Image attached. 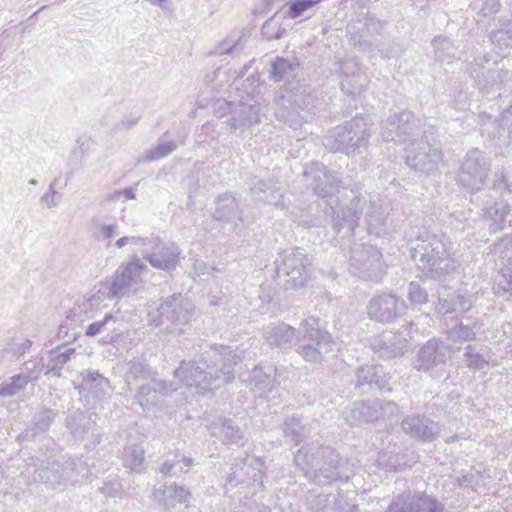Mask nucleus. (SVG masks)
Instances as JSON below:
<instances>
[{"instance_id":"nucleus-4","label":"nucleus","mask_w":512,"mask_h":512,"mask_svg":"<svg viewBox=\"0 0 512 512\" xmlns=\"http://www.w3.org/2000/svg\"><path fill=\"white\" fill-rule=\"evenodd\" d=\"M297 344L296 352L304 361L312 364L322 363L335 347L331 334L320 327L319 319L314 316H309L301 322Z\"/></svg>"},{"instance_id":"nucleus-46","label":"nucleus","mask_w":512,"mask_h":512,"mask_svg":"<svg viewBox=\"0 0 512 512\" xmlns=\"http://www.w3.org/2000/svg\"><path fill=\"white\" fill-rule=\"evenodd\" d=\"M500 28L493 31L490 35L491 42L499 50L512 48V20L500 19Z\"/></svg>"},{"instance_id":"nucleus-8","label":"nucleus","mask_w":512,"mask_h":512,"mask_svg":"<svg viewBox=\"0 0 512 512\" xmlns=\"http://www.w3.org/2000/svg\"><path fill=\"white\" fill-rule=\"evenodd\" d=\"M347 257L350 272L359 278L378 281L385 274L383 255L374 245L355 242Z\"/></svg>"},{"instance_id":"nucleus-53","label":"nucleus","mask_w":512,"mask_h":512,"mask_svg":"<svg viewBox=\"0 0 512 512\" xmlns=\"http://www.w3.org/2000/svg\"><path fill=\"white\" fill-rule=\"evenodd\" d=\"M27 378L23 374H18L9 379L0 386V397L14 396L20 391H23L28 384Z\"/></svg>"},{"instance_id":"nucleus-16","label":"nucleus","mask_w":512,"mask_h":512,"mask_svg":"<svg viewBox=\"0 0 512 512\" xmlns=\"http://www.w3.org/2000/svg\"><path fill=\"white\" fill-rule=\"evenodd\" d=\"M366 309L369 319L389 324L406 313L407 305L400 296L382 292L370 298Z\"/></svg>"},{"instance_id":"nucleus-45","label":"nucleus","mask_w":512,"mask_h":512,"mask_svg":"<svg viewBox=\"0 0 512 512\" xmlns=\"http://www.w3.org/2000/svg\"><path fill=\"white\" fill-rule=\"evenodd\" d=\"M492 136L498 138L504 144L512 142V104L500 116Z\"/></svg>"},{"instance_id":"nucleus-33","label":"nucleus","mask_w":512,"mask_h":512,"mask_svg":"<svg viewBox=\"0 0 512 512\" xmlns=\"http://www.w3.org/2000/svg\"><path fill=\"white\" fill-rule=\"evenodd\" d=\"M345 420L351 426L378 420L373 401L354 402L345 412Z\"/></svg>"},{"instance_id":"nucleus-44","label":"nucleus","mask_w":512,"mask_h":512,"mask_svg":"<svg viewBox=\"0 0 512 512\" xmlns=\"http://www.w3.org/2000/svg\"><path fill=\"white\" fill-rule=\"evenodd\" d=\"M480 325L477 322L464 323L461 321L458 325L451 328L448 332V339L454 343H462L465 341H472L475 339Z\"/></svg>"},{"instance_id":"nucleus-20","label":"nucleus","mask_w":512,"mask_h":512,"mask_svg":"<svg viewBox=\"0 0 512 512\" xmlns=\"http://www.w3.org/2000/svg\"><path fill=\"white\" fill-rule=\"evenodd\" d=\"M303 176L314 194L320 197L331 196L339 187L336 175L329 173L326 167L319 162L307 164L304 168Z\"/></svg>"},{"instance_id":"nucleus-39","label":"nucleus","mask_w":512,"mask_h":512,"mask_svg":"<svg viewBox=\"0 0 512 512\" xmlns=\"http://www.w3.org/2000/svg\"><path fill=\"white\" fill-rule=\"evenodd\" d=\"M299 66L300 64L296 58L286 59L277 57L272 64L271 78L277 82L286 80L288 83L290 78L297 76Z\"/></svg>"},{"instance_id":"nucleus-42","label":"nucleus","mask_w":512,"mask_h":512,"mask_svg":"<svg viewBox=\"0 0 512 512\" xmlns=\"http://www.w3.org/2000/svg\"><path fill=\"white\" fill-rule=\"evenodd\" d=\"M123 465L133 472H141L145 460V451L140 445H128L122 453Z\"/></svg>"},{"instance_id":"nucleus-64","label":"nucleus","mask_w":512,"mask_h":512,"mask_svg":"<svg viewBox=\"0 0 512 512\" xmlns=\"http://www.w3.org/2000/svg\"><path fill=\"white\" fill-rule=\"evenodd\" d=\"M45 369V365H40V362L28 361L24 364V372L22 373L28 382L37 380L41 372Z\"/></svg>"},{"instance_id":"nucleus-15","label":"nucleus","mask_w":512,"mask_h":512,"mask_svg":"<svg viewBox=\"0 0 512 512\" xmlns=\"http://www.w3.org/2000/svg\"><path fill=\"white\" fill-rule=\"evenodd\" d=\"M423 123L410 111L390 115L383 123L381 136L384 141L405 142L423 133Z\"/></svg>"},{"instance_id":"nucleus-48","label":"nucleus","mask_w":512,"mask_h":512,"mask_svg":"<svg viewBox=\"0 0 512 512\" xmlns=\"http://www.w3.org/2000/svg\"><path fill=\"white\" fill-rule=\"evenodd\" d=\"M244 34L234 33L221 41L215 53L218 55H237L244 49Z\"/></svg>"},{"instance_id":"nucleus-41","label":"nucleus","mask_w":512,"mask_h":512,"mask_svg":"<svg viewBox=\"0 0 512 512\" xmlns=\"http://www.w3.org/2000/svg\"><path fill=\"white\" fill-rule=\"evenodd\" d=\"M241 467L238 471V464L235 465V467H232V472L228 476V481L230 483L237 482V483H244L252 479L253 481H256L260 479L261 477V469L259 468L260 464L255 463L257 467H255L252 463L247 464L245 460L240 461Z\"/></svg>"},{"instance_id":"nucleus-26","label":"nucleus","mask_w":512,"mask_h":512,"mask_svg":"<svg viewBox=\"0 0 512 512\" xmlns=\"http://www.w3.org/2000/svg\"><path fill=\"white\" fill-rule=\"evenodd\" d=\"M106 298V293L102 288L91 294L83 296L78 299L73 308L68 311L67 320L75 323H82L85 320L92 318L95 311L99 309L100 305Z\"/></svg>"},{"instance_id":"nucleus-25","label":"nucleus","mask_w":512,"mask_h":512,"mask_svg":"<svg viewBox=\"0 0 512 512\" xmlns=\"http://www.w3.org/2000/svg\"><path fill=\"white\" fill-rule=\"evenodd\" d=\"M401 428L407 435L422 442H432L440 433L438 423L421 415L405 417L401 422Z\"/></svg>"},{"instance_id":"nucleus-55","label":"nucleus","mask_w":512,"mask_h":512,"mask_svg":"<svg viewBox=\"0 0 512 512\" xmlns=\"http://www.w3.org/2000/svg\"><path fill=\"white\" fill-rule=\"evenodd\" d=\"M283 433L291 442L298 445L302 441L303 427L298 418L292 417L287 419L283 425Z\"/></svg>"},{"instance_id":"nucleus-22","label":"nucleus","mask_w":512,"mask_h":512,"mask_svg":"<svg viewBox=\"0 0 512 512\" xmlns=\"http://www.w3.org/2000/svg\"><path fill=\"white\" fill-rule=\"evenodd\" d=\"M408 341L401 333L386 331L370 340V347L379 358L392 359L404 354Z\"/></svg>"},{"instance_id":"nucleus-23","label":"nucleus","mask_w":512,"mask_h":512,"mask_svg":"<svg viewBox=\"0 0 512 512\" xmlns=\"http://www.w3.org/2000/svg\"><path fill=\"white\" fill-rule=\"evenodd\" d=\"M231 114L227 123L235 130L249 127L260 121L261 107L252 99L239 103L226 102Z\"/></svg>"},{"instance_id":"nucleus-32","label":"nucleus","mask_w":512,"mask_h":512,"mask_svg":"<svg viewBox=\"0 0 512 512\" xmlns=\"http://www.w3.org/2000/svg\"><path fill=\"white\" fill-rule=\"evenodd\" d=\"M296 329L286 323H278L268 326L264 332V338L270 346L286 348L290 347L294 339L297 340Z\"/></svg>"},{"instance_id":"nucleus-59","label":"nucleus","mask_w":512,"mask_h":512,"mask_svg":"<svg viewBox=\"0 0 512 512\" xmlns=\"http://www.w3.org/2000/svg\"><path fill=\"white\" fill-rule=\"evenodd\" d=\"M378 419H389L398 414L399 408L393 401L373 400Z\"/></svg>"},{"instance_id":"nucleus-6","label":"nucleus","mask_w":512,"mask_h":512,"mask_svg":"<svg viewBox=\"0 0 512 512\" xmlns=\"http://www.w3.org/2000/svg\"><path fill=\"white\" fill-rule=\"evenodd\" d=\"M371 124L367 117L355 116L341 126L335 127L327 138V145L336 152L355 154L365 147L370 138Z\"/></svg>"},{"instance_id":"nucleus-49","label":"nucleus","mask_w":512,"mask_h":512,"mask_svg":"<svg viewBox=\"0 0 512 512\" xmlns=\"http://www.w3.org/2000/svg\"><path fill=\"white\" fill-rule=\"evenodd\" d=\"M92 226L94 237L99 241H108L110 243L111 239L119 234V225L116 220L106 223L93 219Z\"/></svg>"},{"instance_id":"nucleus-9","label":"nucleus","mask_w":512,"mask_h":512,"mask_svg":"<svg viewBox=\"0 0 512 512\" xmlns=\"http://www.w3.org/2000/svg\"><path fill=\"white\" fill-rule=\"evenodd\" d=\"M147 271V266L136 255L132 256L126 263H122L113 276L104 282L102 290L107 298L119 299L134 293L137 286L142 282V275Z\"/></svg>"},{"instance_id":"nucleus-52","label":"nucleus","mask_w":512,"mask_h":512,"mask_svg":"<svg viewBox=\"0 0 512 512\" xmlns=\"http://www.w3.org/2000/svg\"><path fill=\"white\" fill-rule=\"evenodd\" d=\"M501 279L497 283V292L506 299L512 297V258L501 268Z\"/></svg>"},{"instance_id":"nucleus-34","label":"nucleus","mask_w":512,"mask_h":512,"mask_svg":"<svg viewBox=\"0 0 512 512\" xmlns=\"http://www.w3.org/2000/svg\"><path fill=\"white\" fill-rule=\"evenodd\" d=\"M213 217L226 222L241 220L238 202L232 194L224 193L217 198Z\"/></svg>"},{"instance_id":"nucleus-43","label":"nucleus","mask_w":512,"mask_h":512,"mask_svg":"<svg viewBox=\"0 0 512 512\" xmlns=\"http://www.w3.org/2000/svg\"><path fill=\"white\" fill-rule=\"evenodd\" d=\"M55 415L56 413L50 409L38 412L33 420L32 433L30 434V430H26L24 433L18 436V439L25 440L29 437L34 438L37 433H44L49 429L55 418Z\"/></svg>"},{"instance_id":"nucleus-18","label":"nucleus","mask_w":512,"mask_h":512,"mask_svg":"<svg viewBox=\"0 0 512 512\" xmlns=\"http://www.w3.org/2000/svg\"><path fill=\"white\" fill-rule=\"evenodd\" d=\"M345 198L349 203H342L338 210H334V230L340 233L345 230V234L354 231L362 214L365 199L359 190H345Z\"/></svg>"},{"instance_id":"nucleus-2","label":"nucleus","mask_w":512,"mask_h":512,"mask_svg":"<svg viewBox=\"0 0 512 512\" xmlns=\"http://www.w3.org/2000/svg\"><path fill=\"white\" fill-rule=\"evenodd\" d=\"M412 258L424 276L442 279L455 269L448 243L438 235L425 232L416 239L412 248Z\"/></svg>"},{"instance_id":"nucleus-31","label":"nucleus","mask_w":512,"mask_h":512,"mask_svg":"<svg viewBox=\"0 0 512 512\" xmlns=\"http://www.w3.org/2000/svg\"><path fill=\"white\" fill-rule=\"evenodd\" d=\"M124 382L129 391L152 378V372L142 359H133L124 366Z\"/></svg>"},{"instance_id":"nucleus-28","label":"nucleus","mask_w":512,"mask_h":512,"mask_svg":"<svg viewBox=\"0 0 512 512\" xmlns=\"http://www.w3.org/2000/svg\"><path fill=\"white\" fill-rule=\"evenodd\" d=\"M211 435L221 438L225 445L243 446L247 438L241 428L232 420L220 418L208 427Z\"/></svg>"},{"instance_id":"nucleus-38","label":"nucleus","mask_w":512,"mask_h":512,"mask_svg":"<svg viewBox=\"0 0 512 512\" xmlns=\"http://www.w3.org/2000/svg\"><path fill=\"white\" fill-rule=\"evenodd\" d=\"M510 213V206L504 201H496L485 209V219L490 222V231L495 233L505 227L506 217Z\"/></svg>"},{"instance_id":"nucleus-5","label":"nucleus","mask_w":512,"mask_h":512,"mask_svg":"<svg viewBox=\"0 0 512 512\" xmlns=\"http://www.w3.org/2000/svg\"><path fill=\"white\" fill-rule=\"evenodd\" d=\"M312 264L302 249L284 251L275 261V278L284 289L303 287L311 276Z\"/></svg>"},{"instance_id":"nucleus-60","label":"nucleus","mask_w":512,"mask_h":512,"mask_svg":"<svg viewBox=\"0 0 512 512\" xmlns=\"http://www.w3.org/2000/svg\"><path fill=\"white\" fill-rule=\"evenodd\" d=\"M407 296L413 306H421L428 301L427 291L417 282L409 284Z\"/></svg>"},{"instance_id":"nucleus-57","label":"nucleus","mask_w":512,"mask_h":512,"mask_svg":"<svg viewBox=\"0 0 512 512\" xmlns=\"http://www.w3.org/2000/svg\"><path fill=\"white\" fill-rule=\"evenodd\" d=\"M341 495L338 493L333 496L332 500L330 499V495H318L315 497L311 503L312 512H333L335 510V498L339 501Z\"/></svg>"},{"instance_id":"nucleus-37","label":"nucleus","mask_w":512,"mask_h":512,"mask_svg":"<svg viewBox=\"0 0 512 512\" xmlns=\"http://www.w3.org/2000/svg\"><path fill=\"white\" fill-rule=\"evenodd\" d=\"M75 353L74 348L57 347L49 352L48 362L45 364V375L52 377H60L63 366L71 359Z\"/></svg>"},{"instance_id":"nucleus-47","label":"nucleus","mask_w":512,"mask_h":512,"mask_svg":"<svg viewBox=\"0 0 512 512\" xmlns=\"http://www.w3.org/2000/svg\"><path fill=\"white\" fill-rule=\"evenodd\" d=\"M289 24L286 20L281 19L277 14L270 17L262 25L261 32L267 40L281 39L287 31Z\"/></svg>"},{"instance_id":"nucleus-54","label":"nucleus","mask_w":512,"mask_h":512,"mask_svg":"<svg viewBox=\"0 0 512 512\" xmlns=\"http://www.w3.org/2000/svg\"><path fill=\"white\" fill-rule=\"evenodd\" d=\"M470 7L479 18H486L499 11L500 3L498 0H475ZM477 21L479 22L480 19H477Z\"/></svg>"},{"instance_id":"nucleus-35","label":"nucleus","mask_w":512,"mask_h":512,"mask_svg":"<svg viewBox=\"0 0 512 512\" xmlns=\"http://www.w3.org/2000/svg\"><path fill=\"white\" fill-rule=\"evenodd\" d=\"M161 493V505L166 510L174 509L177 504H184L186 507L189 505L191 493L184 486L177 484H165L162 487Z\"/></svg>"},{"instance_id":"nucleus-51","label":"nucleus","mask_w":512,"mask_h":512,"mask_svg":"<svg viewBox=\"0 0 512 512\" xmlns=\"http://www.w3.org/2000/svg\"><path fill=\"white\" fill-rule=\"evenodd\" d=\"M472 307L470 299L463 295H457L455 300L450 303L447 299L440 300L438 311L444 315L452 312L465 313Z\"/></svg>"},{"instance_id":"nucleus-27","label":"nucleus","mask_w":512,"mask_h":512,"mask_svg":"<svg viewBox=\"0 0 512 512\" xmlns=\"http://www.w3.org/2000/svg\"><path fill=\"white\" fill-rule=\"evenodd\" d=\"M276 375L277 369L273 365L255 367L250 374V389L257 397H266L278 384Z\"/></svg>"},{"instance_id":"nucleus-61","label":"nucleus","mask_w":512,"mask_h":512,"mask_svg":"<svg viewBox=\"0 0 512 512\" xmlns=\"http://www.w3.org/2000/svg\"><path fill=\"white\" fill-rule=\"evenodd\" d=\"M55 186L56 180L49 184L47 191L40 198V203L47 209L55 208L61 202L62 194L56 190Z\"/></svg>"},{"instance_id":"nucleus-11","label":"nucleus","mask_w":512,"mask_h":512,"mask_svg":"<svg viewBox=\"0 0 512 512\" xmlns=\"http://www.w3.org/2000/svg\"><path fill=\"white\" fill-rule=\"evenodd\" d=\"M315 100L312 89L305 85L297 82H288L285 84L281 91L280 97L277 99V105L279 106L275 112L276 117L284 122L290 124V126L300 125L299 116L297 113L287 112L289 107L292 108H306L311 105Z\"/></svg>"},{"instance_id":"nucleus-21","label":"nucleus","mask_w":512,"mask_h":512,"mask_svg":"<svg viewBox=\"0 0 512 512\" xmlns=\"http://www.w3.org/2000/svg\"><path fill=\"white\" fill-rule=\"evenodd\" d=\"M385 512H442L438 502L425 494L403 493L397 495Z\"/></svg>"},{"instance_id":"nucleus-1","label":"nucleus","mask_w":512,"mask_h":512,"mask_svg":"<svg viewBox=\"0 0 512 512\" xmlns=\"http://www.w3.org/2000/svg\"><path fill=\"white\" fill-rule=\"evenodd\" d=\"M240 360L230 347L214 345L201 355L198 363L182 361L174 376L187 387L208 391L230 382L234 378L233 366Z\"/></svg>"},{"instance_id":"nucleus-36","label":"nucleus","mask_w":512,"mask_h":512,"mask_svg":"<svg viewBox=\"0 0 512 512\" xmlns=\"http://www.w3.org/2000/svg\"><path fill=\"white\" fill-rule=\"evenodd\" d=\"M264 188H269L268 183L262 179H255L252 186L250 187V192L253 198L257 201H262L267 204L274 205L277 208L283 209L285 207V203L281 190L274 186L271 187V191L268 195H262Z\"/></svg>"},{"instance_id":"nucleus-30","label":"nucleus","mask_w":512,"mask_h":512,"mask_svg":"<svg viewBox=\"0 0 512 512\" xmlns=\"http://www.w3.org/2000/svg\"><path fill=\"white\" fill-rule=\"evenodd\" d=\"M79 392L86 391L91 393L95 398H103L109 394L111 390L109 380L99 374L98 371L87 370L81 373V381L75 385Z\"/></svg>"},{"instance_id":"nucleus-29","label":"nucleus","mask_w":512,"mask_h":512,"mask_svg":"<svg viewBox=\"0 0 512 512\" xmlns=\"http://www.w3.org/2000/svg\"><path fill=\"white\" fill-rule=\"evenodd\" d=\"M356 386L361 387L367 385L375 387L378 390H390L388 388V374L380 365H364L361 366L356 373Z\"/></svg>"},{"instance_id":"nucleus-13","label":"nucleus","mask_w":512,"mask_h":512,"mask_svg":"<svg viewBox=\"0 0 512 512\" xmlns=\"http://www.w3.org/2000/svg\"><path fill=\"white\" fill-rule=\"evenodd\" d=\"M425 133L426 131L423 132V134ZM441 160L442 153L438 145L431 144L422 133L420 136L412 138L405 148L406 164L425 174L436 171Z\"/></svg>"},{"instance_id":"nucleus-14","label":"nucleus","mask_w":512,"mask_h":512,"mask_svg":"<svg viewBox=\"0 0 512 512\" xmlns=\"http://www.w3.org/2000/svg\"><path fill=\"white\" fill-rule=\"evenodd\" d=\"M490 161L478 148L469 150L461 163L457 182L471 191L481 190L490 173Z\"/></svg>"},{"instance_id":"nucleus-56","label":"nucleus","mask_w":512,"mask_h":512,"mask_svg":"<svg viewBox=\"0 0 512 512\" xmlns=\"http://www.w3.org/2000/svg\"><path fill=\"white\" fill-rule=\"evenodd\" d=\"M456 481L459 486L469 487L473 490H477L482 485H485L484 476L477 470L470 469L469 471L456 477Z\"/></svg>"},{"instance_id":"nucleus-3","label":"nucleus","mask_w":512,"mask_h":512,"mask_svg":"<svg viewBox=\"0 0 512 512\" xmlns=\"http://www.w3.org/2000/svg\"><path fill=\"white\" fill-rule=\"evenodd\" d=\"M294 462L317 485L330 484L341 478L339 455L329 446H304L295 454Z\"/></svg>"},{"instance_id":"nucleus-17","label":"nucleus","mask_w":512,"mask_h":512,"mask_svg":"<svg viewBox=\"0 0 512 512\" xmlns=\"http://www.w3.org/2000/svg\"><path fill=\"white\" fill-rule=\"evenodd\" d=\"M153 268L172 271L180 264L181 249L171 241H163L159 236H153V241L143 258Z\"/></svg>"},{"instance_id":"nucleus-24","label":"nucleus","mask_w":512,"mask_h":512,"mask_svg":"<svg viewBox=\"0 0 512 512\" xmlns=\"http://www.w3.org/2000/svg\"><path fill=\"white\" fill-rule=\"evenodd\" d=\"M136 388L137 392L134 396L135 403L139 404L143 409H149L156 404L158 395H167L178 390L179 384L156 380L152 377Z\"/></svg>"},{"instance_id":"nucleus-12","label":"nucleus","mask_w":512,"mask_h":512,"mask_svg":"<svg viewBox=\"0 0 512 512\" xmlns=\"http://www.w3.org/2000/svg\"><path fill=\"white\" fill-rule=\"evenodd\" d=\"M472 75L478 89L486 95L499 92L507 82L512 80V74L504 66H500L496 60L492 61L489 54H484L475 60Z\"/></svg>"},{"instance_id":"nucleus-19","label":"nucleus","mask_w":512,"mask_h":512,"mask_svg":"<svg viewBox=\"0 0 512 512\" xmlns=\"http://www.w3.org/2000/svg\"><path fill=\"white\" fill-rule=\"evenodd\" d=\"M455 351L449 344L431 339L419 350L414 361V367L419 371L429 372L434 367L445 364Z\"/></svg>"},{"instance_id":"nucleus-63","label":"nucleus","mask_w":512,"mask_h":512,"mask_svg":"<svg viewBox=\"0 0 512 512\" xmlns=\"http://www.w3.org/2000/svg\"><path fill=\"white\" fill-rule=\"evenodd\" d=\"M465 357L467 360V366L470 368L484 369L488 364L479 353H473L470 345L466 347Z\"/></svg>"},{"instance_id":"nucleus-62","label":"nucleus","mask_w":512,"mask_h":512,"mask_svg":"<svg viewBox=\"0 0 512 512\" xmlns=\"http://www.w3.org/2000/svg\"><path fill=\"white\" fill-rule=\"evenodd\" d=\"M320 1L321 0H294L290 2L287 16L291 19L297 18Z\"/></svg>"},{"instance_id":"nucleus-7","label":"nucleus","mask_w":512,"mask_h":512,"mask_svg":"<svg viewBox=\"0 0 512 512\" xmlns=\"http://www.w3.org/2000/svg\"><path fill=\"white\" fill-rule=\"evenodd\" d=\"M192 305L181 294L166 298L156 314L149 313V321L155 326L165 325L167 332L180 335L189 326Z\"/></svg>"},{"instance_id":"nucleus-58","label":"nucleus","mask_w":512,"mask_h":512,"mask_svg":"<svg viewBox=\"0 0 512 512\" xmlns=\"http://www.w3.org/2000/svg\"><path fill=\"white\" fill-rule=\"evenodd\" d=\"M176 148L177 144L174 141L159 143L156 147L149 150L145 155V160L154 161L162 159L172 153Z\"/></svg>"},{"instance_id":"nucleus-40","label":"nucleus","mask_w":512,"mask_h":512,"mask_svg":"<svg viewBox=\"0 0 512 512\" xmlns=\"http://www.w3.org/2000/svg\"><path fill=\"white\" fill-rule=\"evenodd\" d=\"M366 222L368 231L377 236L382 235L386 231L387 211L381 205L372 202L366 214Z\"/></svg>"},{"instance_id":"nucleus-10","label":"nucleus","mask_w":512,"mask_h":512,"mask_svg":"<svg viewBox=\"0 0 512 512\" xmlns=\"http://www.w3.org/2000/svg\"><path fill=\"white\" fill-rule=\"evenodd\" d=\"M75 474L89 477V470L81 460L67 461L63 466L58 461L48 458L35 470L33 480L45 483L50 489L61 491L69 483L78 481L73 478Z\"/></svg>"},{"instance_id":"nucleus-50","label":"nucleus","mask_w":512,"mask_h":512,"mask_svg":"<svg viewBox=\"0 0 512 512\" xmlns=\"http://www.w3.org/2000/svg\"><path fill=\"white\" fill-rule=\"evenodd\" d=\"M433 46L436 60L450 63L456 58V49L448 38L441 36L435 37L433 39Z\"/></svg>"}]
</instances>
